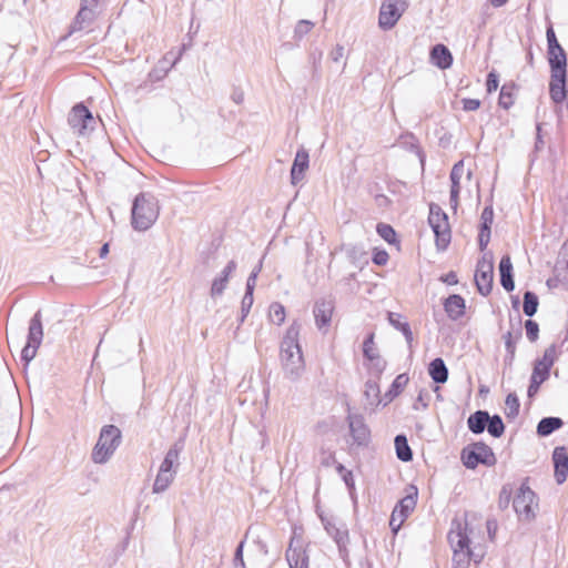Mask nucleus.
I'll return each instance as SVG.
<instances>
[{"mask_svg": "<svg viewBox=\"0 0 568 568\" xmlns=\"http://www.w3.org/2000/svg\"><path fill=\"white\" fill-rule=\"evenodd\" d=\"M301 324L294 321L286 329L281 342L280 357L285 376L297 381L305 371L302 348L298 342Z\"/></svg>", "mask_w": 568, "mask_h": 568, "instance_id": "1", "label": "nucleus"}, {"mask_svg": "<svg viewBox=\"0 0 568 568\" xmlns=\"http://www.w3.org/2000/svg\"><path fill=\"white\" fill-rule=\"evenodd\" d=\"M548 51L547 60L550 68L551 92L552 95L559 98L561 95V87L565 82V70H567V55L562 47L557 40L552 27L546 31Z\"/></svg>", "mask_w": 568, "mask_h": 568, "instance_id": "2", "label": "nucleus"}, {"mask_svg": "<svg viewBox=\"0 0 568 568\" xmlns=\"http://www.w3.org/2000/svg\"><path fill=\"white\" fill-rule=\"evenodd\" d=\"M132 226L138 231L150 229L159 216V206L155 197L150 193H140L132 205Z\"/></svg>", "mask_w": 568, "mask_h": 568, "instance_id": "3", "label": "nucleus"}, {"mask_svg": "<svg viewBox=\"0 0 568 568\" xmlns=\"http://www.w3.org/2000/svg\"><path fill=\"white\" fill-rule=\"evenodd\" d=\"M467 524L463 526L460 521L454 520L452 529L448 532V541L454 550L453 560L465 568L474 556V551L469 547V536L466 532Z\"/></svg>", "mask_w": 568, "mask_h": 568, "instance_id": "4", "label": "nucleus"}, {"mask_svg": "<svg viewBox=\"0 0 568 568\" xmlns=\"http://www.w3.org/2000/svg\"><path fill=\"white\" fill-rule=\"evenodd\" d=\"M122 440L120 428H101L99 439L92 450V460L104 464L114 454Z\"/></svg>", "mask_w": 568, "mask_h": 568, "instance_id": "5", "label": "nucleus"}, {"mask_svg": "<svg viewBox=\"0 0 568 568\" xmlns=\"http://www.w3.org/2000/svg\"><path fill=\"white\" fill-rule=\"evenodd\" d=\"M428 224L434 232L437 250H446L450 243L452 233L448 216L438 204L429 205Z\"/></svg>", "mask_w": 568, "mask_h": 568, "instance_id": "6", "label": "nucleus"}, {"mask_svg": "<svg viewBox=\"0 0 568 568\" xmlns=\"http://www.w3.org/2000/svg\"><path fill=\"white\" fill-rule=\"evenodd\" d=\"M513 507L520 521H531L538 509L537 496L526 484H521L513 500Z\"/></svg>", "mask_w": 568, "mask_h": 568, "instance_id": "7", "label": "nucleus"}, {"mask_svg": "<svg viewBox=\"0 0 568 568\" xmlns=\"http://www.w3.org/2000/svg\"><path fill=\"white\" fill-rule=\"evenodd\" d=\"M43 339V325L41 311H37L31 317L28 327L27 343L21 351V361L28 365L37 355Z\"/></svg>", "mask_w": 568, "mask_h": 568, "instance_id": "8", "label": "nucleus"}, {"mask_svg": "<svg viewBox=\"0 0 568 568\" xmlns=\"http://www.w3.org/2000/svg\"><path fill=\"white\" fill-rule=\"evenodd\" d=\"M68 123L74 134L88 136L94 130L97 120L83 103H78L70 111Z\"/></svg>", "mask_w": 568, "mask_h": 568, "instance_id": "9", "label": "nucleus"}, {"mask_svg": "<svg viewBox=\"0 0 568 568\" xmlns=\"http://www.w3.org/2000/svg\"><path fill=\"white\" fill-rule=\"evenodd\" d=\"M462 460L466 468L474 469L478 465L490 466L495 463V456L489 446L484 443H474L462 450Z\"/></svg>", "mask_w": 568, "mask_h": 568, "instance_id": "10", "label": "nucleus"}, {"mask_svg": "<svg viewBox=\"0 0 568 568\" xmlns=\"http://www.w3.org/2000/svg\"><path fill=\"white\" fill-rule=\"evenodd\" d=\"M407 8L406 0H386L379 10L378 24L383 30L392 29Z\"/></svg>", "mask_w": 568, "mask_h": 568, "instance_id": "11", "label": "nucleus"}, {"mask_svg": "<svg viewBox=\"0 0 568 568\" xmlns=\"http://www.w3.org/2000/svg\"><path fill=\"white\" fill-rule=\"evenodd\" d=\"M494 264L491 258L484 255L477 262L475 272V283L477 291L483 296H488L493 290Z\"/></svg>", "mask_w": 568, "mask_h": 568, "instance_id": "12", "label": "nucleus"}, {"mask_svg": "<svg viewBox=\"0 0 568 568\" xmlns=\"http://www.w3.org/2000/svg\"><path fill=\"white\" fill-rule=\"evenodd\" d=\"M320 518L325 531L334 539L341 556H343L344 552L347 551V546L349 544V535L346 525L343 524L341 526H336L332 519L323 515H320Z\"/></svg>", "mask_w": 568, "mask_h": 568, "instance_id": "13", "label": "nucleus"}, {"mask_svg": "<svg viewBox=\"0 0 568 568\" xmlns=\"http://www.w3.org/2000/svg\"><path fill=\"white\" fill-rule=\"evenodd\" d=\"M344 440L348 447V452L353 454L369 444V428H348L347 434L344 435Z\"/></svg>", "mask_w": 568, "mask_h": 568, "instance_id": "14", "label": "nucleus"}, {"mask_svg": "<svg viewBox=\"0 0 568 568\" xmlns=\"http://www.w3.org/2000/svg\"><path fill=\"white\" fill-rule=\"evenodd\" d=\"M556 483L561 485L568 476V453L562 446L556 447L552 452Z\"/></svg>", "mask_w": 568, "mask_h": 568, "instance_id": "15", "label": "nucleus"}, {"mask_svg": "<svg viewBox=\"0 0 568 568\" xmlns=\"http://www.w3.org/2000/svg\"><path fill=\"white\" fill-rule=\"evenodd\" d=\"M310 155L308 152L301 148L295 155L293 165L291 168V182L296 185L303 180L304 172L308 169Z\"/></svg>", "mask_w": 568, "mask_h": 568, "instance_id": "16", "label": "nucleus"}, {"mask_svg": "<svg viewBox=\"0 0 568 568\" xmlns=\"http://www.w3.org/2000/svg\"><path fill=\"white\" fill-rule=\"evenodd\" d=\"M463 175H464V161L460 160L454 164V166L450 171V174H449V179L452 182L449 202L454 210H456L458 206L459 192H460V180H462Z\"/></svg>", "mask_w": 568, "mask_h": 568, "instance_id": "17", "label": "nucleus"}, {"mask_svg": "<svg viewBox=\"0 0 568 568\" xmlns=\"http://www.w3.org/2000/svg\"><path fill=\"white\" fill-rule=\"evenodd\" d=\"M333 303L331 301L322 300L315 303L314 317L318 329L326 328L332 320Z\"/></svg>", "mask_w": 568, "mask_h": 568, "instance_id": "18", "label": "nucleus"}, {"mask_svg": "<svg viewBox=\"0 0 568 568\" xmlns=\"http://www.w3.org/2000/svg\"><path fill=\"white\" fill-rule=\"evenodd\" d=\"M235 270L236 262L232 260L226 264L221 274L213 280L210 291V294L213 298L221 296L224 293L229 283V278Z\"/></svg>", "mask_w": 568, "mask_h": 568, "instance_id": "19", "label": "nucleus"}, {"mask_svg": "<svg viewBox=\"0 0 568 568\" xmlns=\"http://www.w3.org/2000/svg\"><path fill=\"white\" fill-rule=\"evenodd\" d=\"M444 308L450 320L457 321L465 315V300L458 294L449 295L444 302Z\"/></svg>", "mask_w": 568, "mask_h": 568, "instance_id": "20", "label": "nucleus"}, {"mask_svg": "<svg viewBox=\"0 0 568 568\" xmlns=\"http://www.w3.org/2000/svg\"><path fill=\"white\" fill-rule=\"evenodd\" d=\"M430 60L439 69H448L453 64V55L449 49L442 44H435L430 50Z\"/></svg>", "mask_w": 568, "mask_h": 568, "instance_id": "21", "label": "nucleus"}, {"mask_svg": "<svg viewBox=\"0 0 568 568\" xmlns=\"http://www.w3.org/2000/svg\"><path fill=\"white\" fill-rule=\"evenodd\" d=\"M98 13L90 11L87 7H80L71 27L70 33L82 31L91 27L97 19Z\"/></svg>", "mask_w": 568, "mask_h": 568, "instance_id": "22", "label": "nucleus"}, {"mask_svg": "<svg viewBox=\"0 0 568 568\" xmlns=\"http://www.w3.org/2000/svg\"><path fill=\"white\" fill-rule=\"evenodd\" d=\"M500 284L507 292H513L515 281L513 274V263L509 255H504L499 262Z\"/></svg>", "mask_w": 568, "mask_h": 568, "instance_id": "23", "label": "nucleus"}, {"mask_svg": "<svg viewBox=\"0 0 568 568\" xmlns=\"http://www.w3.org/2000/svg\"><path fill=\"white\" fill-rule=\"evenodd\" d=\"M416 497L417 490H415L414 494H408L402 498L393 509V520L397 517H400V520H405L416 506Z\"/></svg>", "mask_w": 568, "mask_h": 568, "instance_id": "24", "label": "nucleus"}, {"mask_svg": "<svg viewBox=\"0 0 568 568\" xmlns=\"http://www.w3.org/2000/svg\"><path fill=\"white\" fill-rule=\"evenodd\" d=\"M428 374L436 384H444L448 379V368L444 359L434 358L428 365Z\"/></svg>", "mask_w": 568, "mask_h": 568, "instance_id": "25", "label": "nucleus"}, {"mask_svg": "<svg viewBox=\"0 0 568 568\" xmlns=\"http://www.w3.org/2000/svg\"><path fill=\"white\" fill-rule=\"evenodd\" d=\"M364 395L366 397V404L371 408H374L378 406L379 404H383L385 399L381 398L379 396V386L376 381L368 379L365 383V392Z\"/></svg>", "mask_w": 568, "mask_h": 568, "instance_id": "26", "label": "nucleus"}, {"mask_svg": "<svg viewBox=\"0 0 568 568\" xmlns=\"http://www.w3.org/2000/svg\"><path fill=\"white\" fill-rule=\"evenodd\" d=\"M396 456L402 462H410L413 459V452L408 445L406 435L399 434L394 439Z\"/></svg>", "mask_w": 568, "mask_h": 568, "instance_id": "27", "label": "nucleus"}, {"mask_svg": "<svg viewBox=\"0 0 568 568\" xmlns=\"http://www.w3.org/2000/svg\"><path fill=\"white\" fill-rule=\"evenodd\" d=\"M294 540L295 538L293 537L290 541V546L285 554L290 568H297L298 564L302 561V558L304 556H308L306 549H304L303 547L293 546Z\"/></svg>", "mask_w": 568, "mask_h": 568, "instance_id": "28", "label": "nucleus"}, {"mask_svg": "<svg viewBox=\"0 0 568 568\" xmlns=\"http://www.w3.org/2000/svg\"><path fill=\"white\" fill-rule=\"evenodd\" d=\"M408 383V377L406 374H399L396 376V378L393 381L388 392L384 396V403L383 406H386L388 403H390L404 388V386Z\"/></svg>", "mask_w": 568, "mask_h": 568, "instance_id": "29", "label": "nucleus"}, {"mask_svg": "<svg viewBox=\"0 0 568 568\" xmlns=\"http://www.w3.org/2000/svg\"><path fill=\"white\" fill-rule=\"evenodd\" d=\"M175 475V473L159 470L153 484V493L160 494L165 491L174 480Z\"/></svg>", "mask_w": 568, "mask_h": 568, "instance_id": "30", "label": "nucleus"}, {"mask_svg": "<svg viewBox=\"0 0 568 568\" xmlns=\"http://www.w3.org/2000/svg\"><path fill=\"white\" fill-rule=\"evenodd\" d=\"M538 305H539L538 296L531 291H526L524 293V304H523L524 314L528 317H532L537 313Z\"/></svg>", "mask_w": 568, "mask_h": 568, "instance_id": "31", "label": "nucleus"}, {"mask_svg": "<svg viewBox=\"0 0 568 568\" xmlns=\"http://www.w3.org/2000/svg\"><path fill=\"white\" fill-rule=\"evenodd\" d=\"M505 406L506 417L511 422V419L517 417L519 413L520 404L518 396L515 393L508 394L505 400Z\"/></svg>", "mask_w": 568, "mask_h": 568, "instance_id": "32", "label": "nucleus"}, {"mask_svg": "<svg viewBox=\"0 0 568 568\" xmlns=\"http://www.w3.org/2000/svg\"><path fill=\"white\" fill-rule=\"evenodd\" d=\"M185 437L186 434L184 433L180 438L170 447L168 453L165 454L164 458L172 462L173 464L179 467V455L183 450L185 445Z\"/></svg>", "mask_w": 568, "mask_h": 568, "instance_id": "33", "label": "nucleus"}, {"mask_svg": "<svg viewBox=\"0 0 568 568\" xmlns=\"http://www.w3.org/2000/svg\"><path fill=\"white\" fill-rule=\"evenodd\" d=\"M557 357H558V346L556 344H551L545 349L542 357L537 358L535 362L544 364L548 368L551 369Z\"/></svg>", "mask_w": 568, "mask_h": 568, "instance_id": "34", "label": "nucleus"}, {"mask_svg": "<svg viewBox=\"0 0 568 568\" xmlns=\"http://www.w3.org/2000/svg\"><path fill=\"white\" fill-rule=\"evenodd\" d=\"M268 315L273 323L281 325L285 321V307L280 303H272Z\"/></svg>", "mask_w": 568, "mask_h": 568, "instance_id": "35", "label": "nucleus"}, {"mask_svg": "<svg viewBox=\"0 0 568 568\" xmlns=\"http://www.w3.org/2000/svg\"><path fill=\"white\" fill-rule=\"evenodd\" d=\"M503 337L505 341L506 352L516 351V342L521 337L520 316H518L515 339L513 338V333L510 331H508Z\"/></svg>", "mask_w": 568, "mask_h": 568, "instance_id": "36", "label": "nucleus"}, {"mask_svg": "<svg viewBox=\"0 0 568 568\" xmlns=\"http://www.w3.org/2000/svg\"><path fill=\"white\" fill-rule=\"evenodd\" d=\"M550 368L546 365L534 362L531 378L539 381V383H544L549 378Z\"/></svg>", "mask_w": 568, "mask_h": 568, "instance_id": "37", "label": "nucleus"}, {"mask_svg": "<svg viewBox=\"0 0 568 568\" xmlns=\"http://www.w3.org/2000/svg\"><path fill=\"white\" fill-rule=\"evenodd\" d=\"M489 414L486 410H476L468 417L467 426H487Z\"/></svg>", "mask_w": 568, "mask_h": 568, "instance_id": "38", "label": "nucleus"}, {"mask_svg": "<svg viewBox=\"0 0 568 568\" xmlns=\"http://www.w3.org/2000/svg\"><path fill=\"white\" fill-rule=\"evenodd\" d=\"M376 230H377L378 235L387 243L395 242L396 232L390 225L385 224V223H378Z\"/></svg>", "mask_w": 568, "mask_h": 568, "instance_id": "39", "label": "nucleus"}, {"mask_svg": "<svg viewBox=\"0 0 568 568\" xmlns=\"http://www.w3.org/2000/svg\"><path fill=\"white\" fill-rule=\"evenodd\" d=\"M551 92V80L549 81V95L554 103L561 104L564 101H567L566 109L568 111V82H567V70H565V82L561 87V95L559 94V98H556L552 95Z\"/></svg>", "mask_w": 568, "mask_h": 568, "instance_id": "40", "label": "nucleus"}, {"mask_svg": "<svg viewBox=\"0 0 568 568\" xmlns=\"http://www.w3.org/2000/svg\"><path fill=\"white\" fill-rule=\"evenodd\" d=\"M314 27V23L310 20H300L294 29V38L302 39L306 36Z\"/></svg>", "mask_w": 568, "mask_h": 568, "instance_id": "41", "label": "nucleus"}, {"mask_svg": "<svg viewBox=\"0 0 568 568\" xmlns=\"http://www.w3.org/2000/svg\"><path fill=\"white\" fill-rule=\"evenodd\" d=\"M513 489L509 485H504L499 493L498 506L500 509H506L511 501Z\"/></svg>", "mask_w": 568, "mask_h": 568, "instance_id": "42", "label": "nucleus"}, {"mask_svg": "<svg viewBox=\"0 0 568 568\" xmlns=\"http://www.w3.org/2000/svg\"><path fill=\"white\" fill-rule=\"evenodd\" d=\"M494 220V210L491 206L484 207L480 215V230L488 231L491 227Z\"/></svg>", "mask_w": 568, "mask_h": 568, "instance_id": "43", "label": "nucleus"}, {"mask_svg": "<svg viewBox=\"0 0 568 568\" xmlns=\"http://www.w3.org/2000/svg\"><path fill=\"white\" fill-rule=\"evenodd\" d=\"M525 329L527 338L534 343L538 339L539 336V325L534 320H527L525 322Z\"/></svg>", "mask_w": 568, "mask_h": 568, "instance_id": "44", "label": "nucleus"}, {"mask_svg": "<svg viewBox=\"0 0 568 568\" xmlns=\"http://www.w3.org/2000/svg\"><path fill=\"white\" fill-rule=\"evenodd\" d=\"M253 294H250V293H245L243 298H242V303H241V317H240V324H242L246 316L248 315L251 308H252V305H253Z\"/></svg>", "mask_w": 568, "mask_h": 568, "instance_id": "45", "label": "nucleus"}, {"mask_svg": "<svg viewBox=\"0 0 568 568\" xmlns=\"http://www.w3.org/2000/svg\"><path fill=\"white\" fill-rule=\"evenodd\" d=\"M363 354L365 358H373L376 354H378L374 348V333L367 335L363 343Z\"/></svg>", "mask_w": 568, "mask_h": 568, "instance_id": "46", "label": "nucleus"}, {"mask_svg": "<svg viewBox=\"0 0 568 568\" xmlns=\"http://www.w3.org/2000/svg\"><path fill=\"white\" fill-rule=\"evenodd\" d=\"M388 322L389 324L397 331L403 332L404 325H409L408 322L402 321V315L399 313L388 312Z\"/></svg>", "mask_w": 568, "mask_h": 568, "instance_id": "47", "label": "nucleus"}, {"mask_svg": "<svg viewBox=\"0 0 568 568\" xmlns=\"http://www.w3.org/2000/svg\"><path fill=\"white\" fill-rule=\"evenodd\" d=\"M243 548H244V541H241L234 552V568H246L244 559H243Z\"/></svg>", "mask_w": 568, "mask_h": 568, "instance_id": "48", "label": "nucleus"}, {"mask_svg": "<svg viewBox=\"0 0 568 568\" xmlns=\"http://www.w3.org/2000/svg\"><path fill=\"white\" fill-rule=\"evenodd\" d=\"M368 361L372 363V369L374 371V373L381 375L384 372L386 367V362L379 356V354H376L375 356H373V358H369Z\"/></svg>", "mask_w": 568, "mask_h": 568, "instance_id": "49", "label": "nucleus"}, {"mask_svg": "<svg viewBox=\"0 0 568 568\" xmlns=\"http://www.w3.org/2000/svg\"><path fill=\"white\" fill-rule=\"evenodd\" d=\"M514 103L513 94L506 91V88L503 87L499 94V105L504 109H509Z\"/></svg>", "mask_w": 568, "mask_h": 568, "instance_id": "50", "label": "nucleus"}, {"mask_svg": "<svg viewBox=\"0 0 568 568\" xmlns=\"http://www.w3.org/2000/svg\"><path fill=\"white\" fill-rule=\"evenodd\" d=\"M498 84H499V79H498V74L494 71L489 72L487 74V80H486V88H487V91L490 93L493 91H496L497 88H498Z\"/></svg>", "mask_w": 568, "mask_h": 568, "instance_id": "51", "label": "nucleus"}, {"mask_svg": "<svg viewBox=\"0 0 568 568\" xmlns=\"http://www.w3.org/2000/svg\"><path fill=\"white\" fill-rule=\"evenodd\" d=\"M473 433L475 434H481L484 433L485 430H488V433L495 437V438H499L504 435L505 433V428H469Z\"/></svg>", "mask_w": 568, "mask_h": 568, "instance_id": "52", "label": "nucleus"}, {"mask_svg": "<svg viewBox=\"0 0 568 568\" xmlns=\"http://www.w3.org/2000/svg\"><path fill=\"white\" fill-rule=\"evenodd\" d=\"M342 479L344 484L346 485L351 496H353V493L355 490V480L352 470H348L342 476Z\"/></svg>", "mask_w": 568, "mask_h": 568, "instance_id": "53", "label": "nucleus"}, {"mask_svg": "<svg viewBox=\"0 0 568 568\" xmlns=\"http://www.w3.org/2000/svg\"><path fill=\"white\" fill-rule=\"evenodd\" d=\"M564 422L559 417H544L541 418L537 426H562Z\"/></svg>", "mask_w": 568, "mask_h": 568, "instance_id": "54", "label": "nucleus"}, {"mask_svg": "<svg viewBox=\"0 0 568 568\" xmlns=\"http://www.w3.org/2000/svg\"><path fill=\"white\" fill-rule=\"evenodd\" d=\"M489 241H490V230H488V231L480 230L479 235H478V245L481 251H484L487 247Z\"/></svg>", "mask_w": 568, "mask_h": 568, "instance_id": "55", "label": "nucleus"}, {"mask_svg": "<svg viewBox=\"0 0 568 568\" xmlns=\"http://www.w3.org/2000/svg\"><path fill=\"white\" fill-rule=\"evenodd\" d=\"M462 102L465 111H476L480 106L478 99H463Z\"/></svg>", "mask_w": 568, "mask_h": 568, "instance_id": "56", "label": "nucleus"}, {"mask_svg": "<svg viewBox=\"0 0 568 568\" xmlns=\"http://www.w3.org/2000/svg\"><path fill=\"white\" fill-rule=\"evenodd\" d=\"M256 278H257L256 272H251V274L248 275L247 281H246L245 293H250V294L254 293V288L256 285Z\"/></svg>", "mask_w": 568, "mask_h": 568, "instance_id": "57", "label": "nucleus"}, {"mask_svg": "<svg viewBox=\"0 0 568 568\" xmlns=\"http://www.w3.org/2000/svg\"><path fill=\"white\" fill-rule=\"evenodd\" d=\"M101 0H81L80 7H87L90 11L99 14V6Z\"/></svg>", "mask_w": 568, "mask_h": 568, "instance_id": "58", "label": "nucleus"}, {"mask_svg": "<svg viewBox=\"0 0 568 568\" xmlns=\"http://www.w3.org/2000/svg\"><path fill=\"white\" fill-rule=\"evenodd\" d=\"M541 384L542 383H539V381L530 377V383H529L528 390H527L528 397H530V398L534 397L538 393Z\"/></svg>", "mask_w": 568, "mask_h": 568, "instance_id": "59", "label": "nucleus"}, {"mask_svg": "<svg viewBox=\"0 0 568 568\" xmlns=\"http://www.w3.org/2000/svg\"><path fill=\"white\" fill-rule=\"evenodd\" d=\"M388 254L385 251L376 252L373 256V262L376 265H384L387 263Z\"/></svg>", "mask_w": 568, "mask_h": 568, "instance_id": "60", "label": "nucleus"}, {"mask_svg": "<svg viewBox=\"0 0 568 568\" xmlns=\"http://www.w3.org/2000/svg\"><path fill=\"white\" fill-rule=\"evenodd\" d=\"M428 397H429V396H428V394H427V393H425V394H424L423 392H420V393L418 394V397H417V399H416L415 404H414V408H415V409H418V408H419V406H422V407H424V408H425V407H427V405H428Z\"/></svg>", "mask_w": 568, "mask_h": 568, "instance_id": "61", "label": "nucleus"}, {"mask_svg": "<svg viewBox=\"0 0 568 568\" xmlns=\"http://www.w3.org/2000/svg\"><path fill=\"white\" fill-rule=\"evenodd\" d=\"M176 465L173 464L172 462L168 460L166 458L163 459V462L161 463L160 465V468L159 470H162V471H170V473H175L176 474Z\"/></svg>", "mask_w": 568, "mask_h": 568, "instance_id": "62", "label": "nucleus"}, {"mask_svg": "<svg viewBox=\"0 0 568 568\" xmlns=\"http://www.w3.org/2000/svg\"><path fill=\"white\" fill-rule=\"evenodd\" d=\"M447 285H455L458 283V278L455 272L450 271L440 278Z\"/></svg>", "mask_w": 568, "mask_h": 568, "instance_id": "63", "label": "nucleus"}, {"mask_svg": "<svg viewBox=\"0 0 568 568\" xmlns=\"http://www.w3.org/2000/svg\"><path fill=\"white\" fill-rule=\"evenodd\" d=\"M402 328H403L402 334L404 335L406 343L408 344L409 347H412V344L414 342V335L410 329V326L404 325Z\"/></svg>", "mask_w": 568, "mask_h": 568, "instance_id": "64", "label": "nucleus"}]
</instances>
